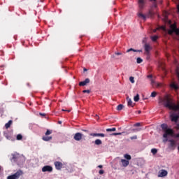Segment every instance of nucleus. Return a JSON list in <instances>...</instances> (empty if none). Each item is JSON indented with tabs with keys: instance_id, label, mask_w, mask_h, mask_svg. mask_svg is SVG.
<instances>
[{
	"instance_id": "nucleus-1",
	"label": "nucleus",
	"mask_w": 179,
	"mask_h": 179,
	"mask_svg": "<svg viewBox=\"0 0 179 179\" xmlns=\"http://www.w3.org/2000/svg\"><path fill=\"white\" fill-rule=\"evenodd\" d=\"M12 158L10 161L14 163H23L24 162V157L22 155H19V153L15 152L11 155Z\"/></svg>"
},
{
	"instance_id": "nucleus-2",
	"label": "nucleus",
	"mask_w": 179,
	"mask_h": 179,
	"mask_svg": "<svg viewBox=\"0 0 179 179\" xmlns=\"http://www.w3.org/2000/svg\"><path fill=\"white\" fill-rule=\"evenodd\" d=\"M161 128H162L164 134H163V138H167L169 135H173V129H169L166 124H161Z\"/></svg>"
},
{
	"instance_id": "nucleus-3",
	"label": "nucleus",
	"mask_w": 179,
	"mask_h": 179,
	"mask_svg": "<svg viewBox=\"0 0 179 179\" xmlns=\"http://www.w3.org/2000/svg\"><path fill=\"white\" fill-rule=\"evenodd\" d=\"M170 29L168 30V34L171 36L173 33H176V36L179 35V29L177 28V25L176 24H172L170 25Z\"/></svg>"
},
{
	"instance_id": "nucleus-4",
	"label": "nucleus",
	"mask_w": 179,
	"mask_h": 179,
	"mask_svg": "<svg viewBox=\"0 0 179 179\" xmlns=\"http://www.w3.org/2000/svg\"><path fill=\"white\" fill-rule=\"evenodd\" d=\"M23 176V171L18 170L16 173L11 176H8L7 177V179H19L20 178V176Z\"/></svg>"
},
{
	"instance_id": "nucleus-5",
	"label": "nucleus",
	"mask_w": 179,
	"mask_h": 179,
	"mask_svg": "<svg viewBox=\"0 0 179 179\" xmlns=\"http://www.w3.org/2000/svg\"><path fill=\"white\" fill-rule=\"evenodd\" d=\"M139 17H142L144 20H145L146 17H153L155 16V13L153 11L150 10L146 15H143L142 13H138Z\"/></svg>"
},
{
	"instance_id": "nucleus-6",
	"label": "nucleus",
	"mask_w": 179,
	"mask_h": 179,
	"mask_svg": "<svg viewBox=\"0 0 179 179\" xmlns=\"http://www.w3.org/2000/svg\"><path fill=\"white\" fill-rule=\"evenodd\" d=\"M150 2H156L157 0H150ZM138 5L139 9H143L146 5V0H138Z\"/></svg>"
},
{
	"instance_id": "nucleus-7",
	"label": "nucleus",
	"mask_w": 179,
	"mask_h": 179,
	"mask_svg": "<svg viewBox=\"0 0 179 179\" xmlns=\"http://www.w3.org/2000/svg\"><path fill=\"white\" fill-rule=\"evenodd\" d=\"M82 138H83V134L79 132L76 133L73 136V139L77 141H82Z\"/></svg>"
},
{
	"instance_id": "nucleus-8",
	"label": "nucleus",
	"mask_w": 179,
	"mask_h": 179,
	"mask_svg": "<svg viewBox=\"0 0 179 179\" xmlns=\"http://www.w3.org/2000/svg\"><path fill=\"white\" fill-rule=\"evenodd\" d=\"M144 50H145V52L144 54H148L150 53V50H152V47H150V45L145 43L144 45Z\"/></svg>"
},
{
	"instance_id": "nucleus-9",
	"label": "nucleus",
	"mask_w": 179,
	"mask_h": 179,
	"mask_svg": "<svg viewBox=\"0 0 179 179\" xmlns=\"http://www.w3.org/2000/svg\"><path fill=\"white\" fill-rule=\"evenodd\" d=\"M42 171L43 173H45L46 171H48L49 173H51L52 171V167L51 166H45L42 168Z\"/></svg>"
},
{
	"instance_id": "nucleus-10",
	"label": "nucleus",
	"mask_w": 179,
	"mask_h": 179,
	"mask_svg": "<svg viewBox=\"0 0 179 179\" xmlns=\"http://www.w3.org/2000/svg\"><path fill=\"white\" fill-rule=\"evenodd\" d=\"M178 118H179V115L176 113H172L171 115V120L173 122H177V121H178Z\"/></svg>"
},
{
	"instance_id": "nucleus-11",
	"label": "nucleus",
	"mask_w": 179,
	"mask_h": 179,
	"mask_svg": "<svg viewBox=\"0 0 179 179\" xmlns=\"http://www.w3.org/2000/svg\"><path fill=\"white\" fill-rule=\"evenodd\" d=\"M87 83H90V79L86 78L84 81H81L79 83V86H86Z\"/></svg>"
},
{
	"instance_id": "nucleus-12",
	"label": "nucleus",
	"mask_w": 179,
	"mask_h": 179,
	"mask_svg": "<svg viewBox=\"0 0 179 179\" xmlns=\"http://www.w3.org/2000/svg\"><path fill=\"white\" fill-rule=\"evenodd\" d=\"M167 174H168L167 171L162 169L159 171L158 177H166Z\"/></svg>"
},
{
	"instance_id": "nucleus-13",
	"label": "nucleus",
	"mask_w": 179,
	"mask_h": 179,
	"mask_svg": "<svg viewBox=\"0 0 179 179\" xmlns=\"http://www.w3.org/2000/svg\"><path fill=\"white\" fill-rule=\"evenodd\" d=\"M55 168L57 169V170H61V169H62L63 164L62 162H55Z\"/></svg>"
},
{
	"instance_id": "nucleus-14",
	"label": "nucleus",
	"mask_w": 179,
	"mask_h": 179,
	"mask_svg": "<svg viewBox=\"0 0 179 179\" xmlns=\"http://www.w3.org/2000/svg\"><path fill=\"white\" fill-rule=\"evenodd\" d=\"M90 136H101V138H104L106 135L103 133H92L90 134Z\"/></svg>"
},
{
	"instance_id": "nucleus-15",
	"label": "nucleus",
	"mask_w": 179,
	"mask_h": 179,
	"mask_svg": "<svg viewBox=\"0 0 179 179\" xmlns=\"http://www.w3.org/2000/svg\"><path fill=\"white\" fill-rule=\"evenodd\" d=\"M121 163L123 167H127L129 165V161L126 159H121Z\"/></svg>"
},
{
	"instance_id": "nucleus-16",
	"label": "nucleus",
	"mask_w": 179,
	"mask_h": 179,
	"mask_svg": "<svg viewBox=\"0 0 179 179\" xmlns=\"http://www.w3.org/2000/svg\"><path fill=\"white\" fill-rule=\"evenodd\" d=\"M171 89H174V90H179V86L178 85L176 84V83H172L170 85Z\"/></svg>"
},
{
	"instance_id": "nucleus-17",
	"label": "nucleus",
	"mask_w": 179,
	"mask_h": 179,
	"mask_svg": "<svg viewBox=\"0 0 179 179\" xmlns=\"http://www.w3.org/2000/svg\"><path fill=\"white\" fill-rule=\"evenodd\" d=\"M169 148H176V141L174 140H169Z\"/></svg>"
},
{
	"instance_id": "nucleus-18",
	"label": "nucleus",
	"mask_w": 179,
	"mask_h": 179,
	"mask_svg": "<svg viewBox=\"0 0 179 179\" xmlns=\"http://www.w3.org/2000/svg\"><path fill=\"white\" fill-rule=\"evenodd\" d=\"M127 106H129V107H134V103L132 102V100L129 99V97H127Z\"/></svg>"
},
{
	"instance_id": "nucleus-19",
	"label": "nucleus",
	"mask_w": 179,
	"mask_h": 179,
	"mask_svg": "<svg viewBox=\"0 0 179 179\" xmlns=\"http://www.w3.org/2000/svg\"><path fill=\"white\" fill-rule=\"evenodd\" d=\"M131 51H133L134 52H142V50H135L134 48H130L127 50V52H131Z\"/></svg>"
},
{
	"instance_id": "nucleus-20",
	"label": "nucleus",
	"mask_w": 179,
	"mask_h": 179,
	"mask_svg": "<svg viewBox=\"0 0 179 179\" xmlns=\"http://www.w3.org/2000/svg\"><path fill=\"white\" fill-rule=\"evenodd\" d=\"M13 122L12 120H10L8 123H6L5 124L6 129H8V128H10V126L12 125Z\"/></svg>"
},
{
	"instance_id": "nucleus-21",
	"label": "nucleus",
	"mask_w": 179,
	"mask_h": 179,
	"mask_svg": "<svg viewBox=\"0 0 179 179\" xmlns=\"http://www.w3.org/2000/svg\"><path fill=\"white\" fill-rule=\"evenodd\" d=\"M43 141H45V142H48V141H51L52 139V136H43Z\"/></svg>"
},
{
	"instance_id": "nucleus-22",
	"label": "nucleus",
	"mask_w": 179,
	"mask_h": 179,
	"mask_svg": "<svg viewBox=\"0 0 179 179\" xmlns=\"http://www.w3.org/2000/svg\"><path fill=\"white\" fill-rule=\"evenodd\" d=\"M94 143L95 145H101L103 143V141H101V140L100 139H96L95 140Z\"/></svg>"
},
{
	"instance_id": "nucleus-23",
	"label": "nucleus",
	"mask_w": 179,
	"mask_h": 179,
	"mask_svg": "<svg viewBox=\"0 0 179 179\" xmlns=\"http://www.w3.org/2000/svg\"><path fill=\"white\" fill-rule=\"evenodd\" d=\"M157 38H159V36L157 35H155L153 36H151L152 41H157Z\"/></svg>"
},
{
	"instance_id": "nucleus-24",
	"label": "nucleus",
	"mask_w": 179,
	"mask_h": 179,
	"mask_svg": "<svg viewBox=\"0 0 179 179\" xmlns=\"http://www.w3.org/2000/svg\"><path fill=\"white\" fill-rule=\"evenodd\" d=\"M122 108H124V105H122V104H120L117 106V111H121V110H122Z\"/></svg>"
},
{
	"instance_id": "nucleus-25",
	"label": "nucleus",
	"mask_w": 179,
	"mask_h": 179,
	"mask_svg": "<svg viewBox=\"0 0 179 179\" xmlns=\"http://www.w3.org/2000/svg\"><path fill=\"white\" fill-rule=\"evenodd\" d=\"M117 129H115V127H113L112 129H106V132H115V131H116Z\"/></svg>"
},
{
	"instance_id": "nucleus-26",
	"label": "nucleus",
	"mask_w": 179,
	"mask_h": 179,
	"mask_svg": "<svg viewBox=\"0 0 179 179\" xmlns=\"http://www.w3.org/2000/svg\"><path fill=\"white\" fill-rule=\"evenodd\" d=\"M136 62H137V64H142V62H143V59H142V58H141V57H138L136 59Z\"/></svg>"
},
{
	"instance_id": "nucleus-27",
	"label": "nucleus",
	"mask_w": 179,
	"mask_h": 179,
	"mask_svg": "<svg viewBox=\"0 0 179 179\" xmlns=\"http://www.w3.org/2000/svg\"><path fill=\"white\" fill-rule=\"evenodd\" d=\"M134 100L136 102L139 101V94H137L136 96L134 97Z\"/></svg>"
},
{
	"instance_id": "nucleus-28",
	"label": "nucleus",
	"mask_w": 179,
	"mask_h": 179,
	"mask_svg": "<svg viewBox=\"0 0 179 179\" xmlns=\"http://www.w3.org/2000/svg\"><path fill=\"white\" fill-rule=\"evenodd\" d=\"M145 55H146V59L147 61H150V53H144Z\"/></svg>"
},
{
	"instance_id": "nucleus-29",
	"label": "nucleus",
	"mask_w": 179,
	"mask_h": 179,
	"mask_svg": "<svg viewBox=\"0 0 179 179\" xmlns=\"http://www.w3.org/2000/svg\"><path fill=\"white\" fill-rule=\"evenodd\" d=\"M22 139H23V136H22V134H18L17 136V141H22Z\"/></svg>"
},
{
	"instance_id": "nucleus-30",
	"label": "nucleus",
	"mask_w": 179,
	"mask_h": 179,
	"mask_svg": "<svg viewBox=\"0 0 179 179\" xmlns=\"http://www.w3.org/2000/svg\"><path fill=\"white\" fill-rule=\"evenodd\" d=\"M124 158H126L127 160L128 161V160H131V155L126 154V155H124Z\"/></svg>"
},
{
	"instance_id": "nucleus-31",
	"label": "nucleus",
	"mask_w": 179,
	"mask_h": 179,
	"mask_svg": "<svg viewBox=\"0 0 179 179\" xmlns=\"http://www.w3.org/2000/svg\"><path fill=\"white\" fill-rule=\"evenodd\" d=\"M151 152L152 153V155H156V153H157V149L156 148H152L151 150Z\"/></svg>"
},
{
	"instance_id": "nucleus-32",
	"label": "nucleus",
	"mask_w": 179,
	"mask_h": 179,
	"mask_svg": "<svg viewBox=\"0 0 179 179\" xmlns=\"http://www.w3.org/2000/svg\"><path fill=\"white\" fill-rule=\"evenodd\" d=\"M129 80H130L131 83H135V78H134L133 76H131L129 78Z\"/></svg>"
},
{
	"instance_id": "nucleus-33",
	"label": "nucleus",
	"mask_w": 179,
	"mask_h": 179,
	"mask_svg": "<svg viewBox=\"0 0 179 179\" xmlns=\"http://www.w3.org/2000/svg\"><path fill=\"white\" fill-rule=\"evenodd\" d=\"M156 96H157V92H152L151 93V97H156Z\"/></svg>"
},
{
	"instance_id": "nucleus-34",
	"label": "nucleus",
	"mask_w": 179,
	"mask_h": 179,
	"mask_svg": "<svg viewBox=\"0 0 179 179\" xmlns=\"http://www.w3.org/2000/svg\"><path fill=\"white\" fill-rule=\"evenodd\" d=\"M90 90H84L83 91V93H87L88 94H90Z\"/></svg>"
},
{
	"instance_id": "nucleus-35",
	"label": "nucleus",
	"mask_w": 179,
	"mask_h": 179,
	"mask_svg": "<svg viewBox=\"0 0 179 179\" xmlns=\"http://www.w3.org/2000/svg\"><path fill=\"white\" fill-rule=\"evenodd\" d=\"M152 6L153 8H157V3H156V1H154Z\"/></svg>"
},
{
	"instance_id": "nucleus-36",
	"label": "nucleus",
	"mask_w": 179,
	"mask_h": 179,
	"mask_svg": "<svg viewBox=\"0 0 179 179\" xmlns=\"http://www.w3.org/2000/svg\"><path fill=\"white\" fill-rule=\"evenodd\" d=\"M130 139L134 140V139H138V136H134L130 137Z\"/></svg>"
},
{
	"instance_id": "nucleus-37",
	"label": "nucleus",
	"mask_w": 179,
	"mask_h": 179,
	"mask_svg": "<svg viewBox=\"0 0 179 179\" xmlns=\"http://www.w3.org/2000/svg\"><path fill=\"white\" fill-rule=\"evenodd\" d=\"M45 135H51V131L50 130H47V131L45 132Z\"/></svg>"
},
{
	"instance_id": "nucleus-38",
	"label": "nucleus",
	"mask_w": 179,
	"mask_h": 179,
	"mask_svg": "<svg viewBox=\"0 0 179 179\" xmlns=\"http://www.w3.org/2000/svg\"><path fill=\"white\" fill-rule=\"evenodd\" d=\"M92 117H96V120H99V115H97V114H93L92 115Z\"/></svg>"
},
{
	"instance_id": "nucleus-39",
	"label": "nucleus",
	"mask_w": 179,
	"mask_h": 179,
	"mask_svg": "<svg viewBox=\"0 0 179 179\" xmlns=\"http://www.w3.org/2000/svg\"><path fill=\"white\" fill-rule=\"evenodd\" d=\"M163 142H164V143H166V142H169V138H167V137H166V138H164V139L163 140Z\"/></svg>"
},
{
	"instance_id": "nucleus-40",
	"label": "nucleus",
	"mask_w": 179,
	"mask_h": 179,
	"mask_svg": "<svg viewBox=\"0 0 179 179\" xmlns=\"http://www.w3.org/2000/svg\"><path fill=\"white\" fill-rule=\"evenodd\" d=\"M39 115H41V117H45V113H40Z\"/></svg>"
},
{
	"instance_id": "nucleus-41",
	"label": "nucleus",
	"mask_w": 179,
	"mask_h": 179,
	"mask_svg": "<svg viewBox=\"0 0 179 179\" xmlns=\"http://www.w3.org/2000/svg\"><path fill=\"white\" fill-rule=\"evenodd\" d=\"M134 127H141V123H136Z\"/></svg>"
},
{
	"instance_id": "nucleus-42",
	"label": "nucleus",
	"mask_w": 179,
	"mask_h": 179,
	"mask_svg": "<svg viewBox=\"0 0 179 179\" xmlns=\"http://www.w3.org/2000/svg\"><path fill=\"white\" fill-rule=\"evenodd\" d=\"M99 174H104V171L103 170H100L99 171Z\"/></svg>"
},
{
	"instance_id": "nucleus-43",
	"label": "nucleus",
	"mask_w": 179,
	"mask_h": 179,
	"mask_svg": "<svg viewBox=\"0 0 179 179\" xmlns=\"http://www.w3.org/2000/svg\"><path fill=\"white\" fill-rule=\"evenodd\" d=\"M122 55V53H121V52H115V55Z\"/></svg>"
},
{
	"instance_id": "nucleus-44",
	"label": "nucleus",
	"mask_w": 179,
	"mask_h": 179,
	"mask_svg": "<svg viewBox=\"0 0 179 179\" xmlns=\"http://www.w3.org/2000/svg\"><path fill=\"white\" fill-rule=\"evenodd\" d=\"M176 129L179 131V124H177L176 127Z\"/></svg>"
},
{
	"instance_id": "nucleus-45",
	"label": "nucleus",
	"mask_w": 179,
	"mask_h": 179,
	"mask_svg": "<svg viewBox=\"0 0 179 179\" xmlns=\"http://www.w3.org/2000/svg\"><path fill=\"white\" fill-rule=\"evenodd\" d=\"M148 78H149L150 79H152V75H149V76H148Z\"/></svg>"
},
{
	"instance_id": "nucleus-46",
	"label": "nucleus",
	"mask_w": 179,
	"mask_h": 179,
	"mask_svg": "<svg viewBox=\"0 0 179 179\" xmlns=\"http://www.w3.org/2000/svg\"><path fill=\"white\" fill-rule=\"evenodd\" d=\"M98 167H99V169H103V165H99Z\"/></svg>"
},
{
	"instance_id": "nucleus-47",
	"label": "nucleus",
	"mask_w": 179,
	"mask_h": 179,
	"mask_svg": "<svg viewBox=\"0 0 179 179\" xmlns=\"http://www.w3.org/2000/svg\"><path fill=\"white\" fill-rule=\"evenodd\" d=\"M112 135H114L115 136H117V135H118V134H117V133H113Z\"/></svg>"
},
{
	"instance_id": "nucleus-48",
	"label": "nucleus",
	"mask_w": 179,
	"mask_h": 179,
	"mask_svg": "<svg viewBox=\"0 0 179 179\" xmlns=\"http://www.w3.org/2000/svg\"><path fill=\"white\" fill-rule=\"evenodd\" d=\"M58 124H62V121H59Z\"/></svg>"
},
{
	"instance_id": "nucleus-49",
	"label": "nucleus",
	"mask_w": 179,
	"mask_h": 179,
	"mask_svg": "<svg viewBox=\"0 0 179 179\" xmlns=\"http://www.w3.org/2000/svg\"><path fill=\"white\" fill-rule=\"evenodd\" d=\"M117 135H122V133H117Z\"/></svg>"
},
{
	"instance_id": "nucleus-50",
	"label": "nucleus",
	"mask_w": 179,
	"mask_h": 179,
	"mask_svg": "<svg viewBox=\"0 0 179 179\" xmlns=\"http://www.w3.org/2000/svg\"><path fill=\"white\" fill-rule=\"evenodd\" d=\"M83 131H84V132H88V131H87V130H83Z\"/></svg>"
},
{
	"instance_id": "nucleus-51",
	"label": "nucleus",
	"mask_w": 179,
	"mask_h": 179,
	"mask_svg": "<svg viewBox=\"0 0 179 179\" xmlns=\"http://www.w3.org/2000/svg\"><path fill=\"white\" fill-rule=\"evenodd\" d=\"M156 31H157V29H154V33H156Z\"/></svg>"
},
{
	"instance_id": "nucleus-52",
	"label": "nucleus",
	"mask_w": 179,
	"mask_h": 179,
	"mask_svg": "<svg viewBox=\"0 0 179 179\" xmlns=\"http://www.w3.org/2000/svg\"><path fill=\"white\" fill-rule=\"evenodd\" d=\"M163 29H164V30H166V27H163Z\"/></svg>"
},
{
	"instance_id": "nucleus-53",
	"label": "nucleus",
	"mask_w": 179,
	"mask_h": 179,
	"mask_svg": "<svg viewBox=\"0 0 179 179\" xmlns=\"http://www.w3.org/2000/svg\"><path fill=\"white\" fill-rule=\"evenodd\" d=\"M160 3H163V1H160Z\"/></svg>"
},
{
	"instance_id": "nucleus-54",
	"label": "nucleus",
	"mask_w": 179,
	"mask_h": 179,
	"mask_svg": "<svg viewBox=\"0 0 179 179\" xmlns=\"http://www.w3.org/2000/svg\"><path fill=\"white\" fill-rule=\"evenodd\" d=\"M138 113H141V110H138Z\"/></svg>"
},
{
	"instance_id": "nucleus-55",
	"label": "nucleus",
	"mask_w": 179,
	"mask_h": 179,
	"mask_svg": "<svg viewBox=\"0 0 179 179\" xmlns=\"http://www.w3.org/2000/svg\"><path fill=\"white\" fill-rule=\"evenodd\" d=\"M62 111H65V110L62 109Z\"/></svg>"
},
{
	"instance_id": "nucleus-56",
	"label": "nucleus",
	"mask_w": 179,
	"mask_h": 179,
	"mask_svg": "<svg viewBox=\"0 0 179 179\" xmlns=\"http://www.w3.org/2000/svg\"><path fill=\"white\" fill-rule=\"evenodd\" d=\"M0 170H1V166H0Z\"/></svg>"
},
{
	"instance_id": "nucleus-57",
	"label": "nucleus",
	"mask_w": 179,
	"mask_h": 179,
	"mask_svg": "<svg viewBox=\"0 0 179 179\" xmlns=\"http://www.w3.org/2000/svg\"><path fill=\"white\" fill-rule=\"evenodd\" d=\"M178 36H179V34Z\"/></svg>"
}]
</instances>
